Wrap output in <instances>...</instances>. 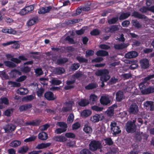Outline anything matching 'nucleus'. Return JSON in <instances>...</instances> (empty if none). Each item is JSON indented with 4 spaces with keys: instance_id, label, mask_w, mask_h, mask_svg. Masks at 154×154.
I'll list each match as a JSON object with an SVG mask.
<instances>
[{
    "instance_id": "1",
    "label": "nucleus",
    "mask_w": 154,
    "mask_h": 154,
    "mask_svg": "<svg viewBox=\"0 0 154 154\" xmlns=\"http://www.w3.org/2000/svg\"><path fill=\"white\" fill-rule=\"evenodd\" d=\"M109 73V71L106 69L98 70L95 72L97 76H101L100 80L102 81L101 87H103L104 85L103 82H107L110 79V76Z\"/></svg>"
},
{
    "instance_id": "2",
    "label": "nucleus",
    "mask_w": 154,
    "mask_h": 154,
    "mask_svg": "<svg viewBox=\"0 0 154 154\" xmlns=\"http://www.w3.org/2000/svg\"><path fill=\"white\" fill-rule=\"evenodd\" d=\"M89 149L92 151H95L98 149H101L102 146L101 143L98 141L93 140L89 144Z\"/></svg>"
},
{
    "instance_id": "3",
    "label": "nucleus",
    "mask_w": 154,
    "mask_h": 154,
    "mask_svg": "<svg viewBox=\"0 0 154 154\" xmlns=\"http://www.w3.org/2000/svg\"><path fill=\"white\" fill-rule=\"evenodd\" d=\"M126 130L128 132H133L136 130V125L133 122L128 121L126 125Z\"/></svg>"
},
{
    "instance_id": "4",
    "label": "nucleus",
    "mask_w": 154,
    "mask_h": 154,
    "mask_svg": "<svg viewBox=\"0 0 154 154\" xmlns=\"http://www.w3.org/2000/svg\"><path fill=\"white\" fill-rule=\"evenodd\" d=\"M111 130L113 132V134L115 135L120 133L121 130L119 127L117 125V124L114 122H112L110 125Z\"/></svg>"
},
{
    "instance_id": "5",
    "label": "nucleus",
    "mask_w": 154,
    "mask_h": 154,
    "mask_svg": "<svg viewBox=\"0 0 154 154\" xmlns=\"http://www.w3.org/2000/svg\"><path fill=\"white\" fill-rule=\"evenodd\" d=\"M100 101L101 104L103 105H107L111 103L109 97L108 95L101 96L100 100Z\"/></svg>"
},
{
    "instance_id": "6",
    "label": "nucleus",
    "mask_w": 154,
    "mask_h": 154,
    "mask_svg": "<svg viewBox=\"0 0 154 154\" xmlns=\"http://www.w3.org/2000/svg\"><path fill=\"white\" fill-rule=\"evenodd\" d=\"M139 111L137 105L135 103H132L129 107V112L131 114H137Z\"/></svg>"
},
{
    "instance_id": "7",
    "label": "nucleus",
    "mask_w": 154,
    "mask_h": 154,
    "mask_svg": "<svg viewBox=\"0 0 154 154\" xmlns=\"http://www.w3.org/2000/svg\"><path fill=\"white\" fill-rule=\"evenodd\" d=\"M139 63L141 67H149L150 66L149 61L147 58H143L140 60Z\"/></svg>"
},
{
    "instance_id": "8",
    "label": "nucleus",
    "mask_w": 154,
    "mask_h": 154,
    "mask_svg": "<svg viewBox=\"0 0 154 154\" xmlns=\"http://www.w3.org/2000/svg\"><path fill=\"white\" fill-rule=\"evenodd\" d=\"M153 78H154V75H149L144 79V81L140 83L139 85V88L141 91L142 90L144 89V88H145L144 84L148 80H149Z\"/></svg>"
},
{
    "instance_id": "9",
    "label": "nucleus",
    "mask_w": 154,
    "mask_h": 154,
    "mask_svg": "<svg viewBox=\"0 0 154 154\" xmlns=\"http://www.w3.org/2000/svg\"><path fill=\"white\" fill-rule=\"evenodd\" d=\"M74 104V103L71 101L66 103L64 105V106L62 108L64 112H67L71 110L72 106Z\"/></svg>"
},
{
    "instance_id": "10",
    "label": "nucleus",
    "mask_w": 154,
    "mask_h": 154,
    "mask_svg": "<svg viewBox=\"0 0 154 154\" xmlns=\"http://www.w3.org/2000/svg\"><path fill=\"white\" fill-rule=\"evenodd\" d=\"M13 44L12 47L15 49H17L20 47L19 44L15 41H11L4 43L2 44V45L4 46L8 45Z\"/></svg>"
},
{
    "instance_id": "11",
    "label": "nucleus",
    "mask_w": 154,
    "mask_h": 154,
    "mask_svg": "<svg viewBox=\"0 0 154 154\" xmlns=\"http://www.w3.org/2000/svg\"><path fill=\"white\" fill-rule=\"evenodd\" d=\"M138 55V53L135 51H132L128 52L125 54V57L127 58L131 59L136 57Z\"/></svg>"
},
{
    "instance_id": "12",
    "label": "nucleus",
    "mask_w": 154,
    "mask_h": 154,
    "mask_svg": "<svg viewBox=\"0 0 154 154\" xmlns=\"http://www.w3.org/2000/svg\"><path fill=\"white\" fill-rule=\"evenodd\" d=\"M44 97L48 100H54L56 99V97L51 91H48L44 94Z\"/></svg>"
},
{
    "instance_id": "13",
    "label": "nucleus",
    "mask_w": 154,
    "mask_h": 154,
    "mask_svg": "<svg viewBox=\"0 0 154 154\" xmlns=\"http://www.w3.org/2000/svg\"><path fill=\"white\" fill-rule=\"evenodd\" d=\"M16 126L12 124H10L6 125L4 128L6 131L12 132L15 129Z\"/></svg>"
},
{
    "instance_id": "14",
    "label": "nucleus",
    "mask_w": 154,
    "mask_h": 154,
    "mask_svg": "<svg viewBox=\"0 0 154 154\" xmlns=\"http://www.w3.org/2000/svg\"><path fill=\"white\" fill-rule=\"evenodd\" d=\"M132 16L139 19H146V17L144 15L140 14L138 11H134L132 14Z\"/></svg>"
},
{
    "instance_id": "15",
    "label": "nucleus",
    "mask_w": 154,
    "mask_h": 154,
    "mask_svg": "<svg viewBox=\"0 0 154 154\" xmlns=\"http://www.w3.org/2000/svg\"><path fill=\"white\" fill-rule=\"evenodd\" d=\"M153 102L151 101H146L144 103V106L150 109V111H153L154 110V104Z\"/></svg>"
},
{
    "instance_id": "16",
    "label": "nucleus",
    "mask_w": 154,
    "mask_h": 154,
    "mask_svg": "<svg viewBox=\"0 0 154 154\" xmlns=\"http://www.w3.org/2000/svg\"><path fill=\"white\" fill-rule=\"evenodd\" d=\"M117 107V106L115 104L113 105L112 106L109 107L106 112L108 116H112L114 114V108Z\"/></svg>"
},
{
    "instance_id": "17",
    "label": "nucleus",
    "mask_w": 154,
    "mask_h": 154,
    "mask_svg": "<svg viewBox=\"0 0 154 154\" xmlns=\"http://www.w3.org/2000/svg\"><path fill=\"white\" fill-rule=\"evenodd\" d=\"M32 107V105L31 103H27L24 105L21 106L19 108V109L20 111H23L29 109Z\"/></svg>"
},
{
    "instance_id": "18",
    "label": "nucleus",
    "mask_w": 154,
    "mask_h": 154,
    "mask_svg": "<svg viewBox=\"0 0 154 154\" xmlns=\"http://www.w3.org/2000/svg\"><path fill=\"white\" fill-rule=\"evenodd\" d=\"M96 54L98 56L105 57L109 55V53L104 50H99L97 51Z\"/></svg>"
},
{
    "instance_id": "19",
    "label": "nucleus",
    "mask_w": 154,
    "mask_h": 154,
    "mask_svg": "<svg viewBox=\"0 0 154 154\" xmlns=\"http://www.w3.org/2000/svg\"><path fill=\"white\" fill-rule=\"evenodd\" d=\"M68 59L66 58H60L57 59L56 62V63L58 65H61L67 62Z\"/></svg>"
},
{
    "instance_id": "20",
    "label": "nucleus",
    "mask_w": 154,
    "mask_h": 154,
    "mask_svg": "<svg viewBox=\"0 0 154 154\" xmlns=\"http://www.w3.org/2000/svg\"><path fill=\"white\" fill-rule=\"evenodd\" d=\"M131 15L130 13L128 12L126 13L122 12L120 15L119 19L120 20H123L128 18Z\"/></svg>"
},
{
    "instance_id": "21",
    "label": "nucleus",
    "mask_w": 154,
    "mask_h": 154,
    "mask_svg": "<svg viewBox=\"0 0 154 154\" xmlns=\"http://www.w3.org/2000/svg\"><path fill=\"white\" fill-rule=\"evenodd\" d=\"M124 98L123 93L121 91H119L116 94V100L119 102L121 101Z\"/></svg>"
},
{
    "instance_id": "22",
    "label": "nucleus",
    "mask_w": 154,
    "mask_h": 154,
    "mask_svg": "<svg viewBox=\"0 0 154 154\" xmlns=\"http://www.w3.org/2000/svg\"><path fill=\"white\" fill-rule=\"evenodd\" d=\"M127 46L125 44H116L114 45V48L116 50H122L126 48Z\"/></svg>"
},
{
    "instance_id": "23",
    "label": "nucleus",
    "mask_w": 154,
    "mask_h": 154,
    "mask_svg": "<svg viewBox=\"0 0 154 154\" xmlns=\"http://www.w3.org/2000/svg\"><path fill=\"white\" fill-rule=\"evenodd\" d=\"M77 103L80 106H85L89 103L88 101L86 99H81Z\"/></svg>"
},
{
    "instance_id": "24",
    "label": "nucleus",
    "mask_w": 154,
    "mask_h": 154,
    "mask_svg": "<svg viewBox=\"0 0 154 154\" xmlns=\"http://www.w3.org/2000/svg\"><path fill=\"white\" fill-rule=\"evenodd\" d=\"M100 118V116L99 115L96 114L94 116H91L90 120L93 122H97L99 121Z\"/></svg>"
},
{
    "instance_id": "25",
    "label": "nucleus",
    "mask_w": 154,
    "mask_h": 154,
    "mask_svg": "<svg viewBox=\"0 0 154 154\" xmlns=\"http://www.w3.org/2000/svg\"><path fill=\"white\" fill-rule=\"evenodd\" d=\"M11 77H15L19 75H21V72L16 69H14L11 71L9 73Z\"/></svg>"
},
{
    "instance_id": "26",
    "label": "nucleus",
    "mask_w": 154,
    "mask_h": 154,
    "mask_svg": "<svg viewBox=\"0 0 154 154\" xmlns=\"http://www.w3.org/2000/svg\"><path fill=\"white\" fill-rule=\"evenodd\" d=\"M21 143V141L18 140H14L11 142L9 144V146H11L16 147L20 145Z\"/></svg>"
},
{
    "instance_id": "27",
    "label": "nucleus",
    "mask_w": 154,
    "mask_h": 154,
    "mask_svg": "<svg viewBox=\"0 0 154 154\" xmlns=\"http://www.w3.org/2000/svg\"><path fill=\"white\" fill-rule=\"evenodd\" d=\"M50 143H41L38 144L36 146V148L37 149H40L47 148L50 146Z\"/></svg>"
},
{
    "instance_id": "28",
    "label": "nucleus",
    "mask_w": 154,
    "mask_h": 154,
    "mask_svg": "<svg viewBox=\"0 0 154 154\" xmlns=\"http://www.w3.org/2000/svg\"><path fill=\"white\" fill-rule=\"evenodd\" d=\"M38 20L37 18L33 17L29 20L26 23V24L28 26H31L35 24Z\"/></svg>"
},
{
    "instance_id": "29",
    "label": "nucleus",
    "mask_w": 154,
    "mask_h": 154,
    "mask_svg": "<svg viewBox=\"0 0 154 154\" xmlns=\"http://www.w3.org/2000/svg\"><path fill=\"white\" fill-rule=\"evenodd\" d=\"M17 92V93L19 94L20 95H25L27 94L28 93V90L24 88H20L18 89Z\"/></svg>"
},
{
    "instance_id": "30",
    "label": "nucleus",
    "mask_w": 154,
    "mask_h": 154,
    "mask_svg": "<svg viewBox=\"0 0 154 154\" xmlns=\"http://www.w3.org/2000/svg\"><path fill=\"white\" fill-rule=\"evenodd\" d=\"M2 32L5 33H7L8 34H14L16 33V32L15 30L13 29L12 28L10 29H2Z\"/></svg>"
},
{
    "instance_id": "31",
    "label": "nucleus",
    "mask_w": 154,
    "mask_h": 154,
    "mask_svg": "<svg viewBox=\"0 0 154 154\" xmlns=\"http://www.w3.org/2000/svg\"><path fill=\"white\" fill-rule=\"evenodd\" d=\"M38 138L41 140H46L48 138V135L46 133L42 132L38 134Z\"/></svg>"
},
{
    "instance_id": "32",
    "label": "nucleus",
    "mask_w": 154,
    "mask_h": 154,
    "mask_svg": "<svg viewBox=\"0 0 154 154\" xmlns=\"http://www.w3.org/2000/svg\"><path fill=\"white\" fill-rule=\"evenodd\" d=\"M91 111L86 109L84 110L81 113V116L82 117H87L89 116L91 114Z\"/></svg>"
},
{
    "instance_id": "33",
    "label": "nucleus",
    "mask_w": 154,
    "mask_h": 154,
    "mask_svg": "<svg viewBox=\"0 0 154 154\" xmlns=\"http://www.w3.org/2000/svg\"><path fill=\"white\" fill-rule=\"evenodd\" d=\"M4 63L6 66L8 67H15L17 66L14 63L9 61H4Z\"/></svg>"
},
{
    "instance_id": "34",
    "label": "nucleus",
    "mask_w": 154,
    "mask_h": 154,
    "mask_svg": "<svg viewBox=\"0 0 154 154\" xmlns=\"http://www.w3.org/2000/svg\"><path fill=\"white\" fill-rule=\"evenodd\" d=\"M35 97V96L32 95H30L27 96L23 97L22 98V101H23L29 102L33 100Z\"/></svg>"
},
{
    "instance_id": "35",
    "label": "nucleus",
    "mask_w": 154,
    "mask_h": 154,
    "mask_svg": "<svg viewBox=\"0 0 154 154\" xmlns=\"http://www.w3.org/2000/svg\"><path fill=\"white\" fill-rule=\"evenodd\" d=\"M55 140L61 142L66 141L67 139L64 136H57L55 137Z\"/></svg>"
},
{
    "instance_id": "36",
    "label": "nucleus",
    "mask_w": 154,
    "mask_h": 154,
    "mask_svg": "<svg viewBox=\"0 0 154 154\" xmlns=\"http://www.w3.org/2000/svg\"><path fill=\"white\" fill-rule=\"evenodd\" d=\"M76 59L80 63H87L88 62L87 59L79 55L76 57Z\"/></svg>"
},
{
    "instance_id": "37",
    "label": "nucleus",
    "mask_w": 154,
    "mask_h": 154,
    "mask_svg": "<svg viewBox=\"0 0 154 154\" xmlns=\"http://www.w3.org/2000/svg\"><path fill=\"white\" fill-rule=\"evenodd\" d=\"M98 99L97 96L94 94H92L90 95L89 97V100L91 102L93 103H94L97 101Z\"/></svg>"
},
{
    "instance_id": "38",
    "label": "nucleus",
    "mask_w": 154,
    "mask_h": 154,
    "mask_svg": "<svg viewBox=\"0 0 154 154\" xmlns=\"http://www.w3.org/2000/svg\"><path fill=\"white\" fill-rule=\"evenodd\" d=\"M29 148L26 146H24L19 148L18 152L19 153H24L26 152L28 150Z\"/></svg>"
},
{
    "instance_id": "39",
    "label": "nucleus",
    "mask_w": 154,
    "mask_h": 154,
    "mask_svg": "<svg viewBox=\"0 0 154 154\" xmlns=\"http://www.w3.org/2000/svg\"><path fill=\"white\" fill-rule=\"evenodd\" d=\"M118 17H113L112 18L109 19L108 21V23L109 24H112L115 23L118 20Z\"/></svg>"
},
{
    "instance_id": "40",
    "label": "nucleus",
    "mask_w": 154,
    "mask_h": 154,
    "mask_svg": "<svg viewBox=\"0 0 154 154\" xmlns=\"http://www.w3.org/2000/svg\"><path fill=\"white\" fill-rule=\"evenodd\" d=\"M84 131L86 133H90L92 132V129L91 127L87 125H85L83 128Z\"/></svg>"
},
{
    "instance_id": "41",
    "label": "nucleus",
    "mask_w": 154,
    "mask_h": 154,
    "mask_svg": "<svg viewBox=\"0 0 154 154\" xmlns=\"http://www.w3.org/2000/svg\"><path fill=\"white\" fill-rule=\"evenodd\" d=\"M65 71L64 68H56L54 70V72L57 74H60L63 73Z\"/></svg>"
},
{
    "instance_id": "42",
    "label": "nucleus",
    "mask_w": 154,
    "mask_h": 154,
    "mask_svg": "<svg viewBox=\"0 0 154 154\" xmlns=\"http://www.w3.org/2000/svg\"><path fill=\"white\" fill-rule=\"evenodd\" d=\"M110 32L112 33L119 30V28L117 25H113L110 26Z\"/></svg>"
},
{
    "instance_id": "43",
    "label": "nucleus",
    "mask_w": 154,
    "mask_h": 154,
    "mask_svg": "<svg viewBox=\"0 0 154 154\" xmlns=\"http://www.w3.org/2000/svg\"><path fill=\"white\" fill-rule=\"evenodd\" d=\"M91 108L92 110L97 112L101 111L103 109V107H100L96 105L92 106Z\"/></svg>"
},
{
    "instance_id": "44",
    "label": "nucleus",
    "mask_w": 154,
    "mask_h": 154,
    "mask_svg": "<svg viewBox=\"0 0 154 154\" xmlns=\"http://www.w3.org/2000/svg\"><path fill=\"white\" fill-rule=\"evenodd\" d=\"M100 34L99 30L97 29H93L90 32V34L93 36H97L99 35Z\"/></svg>"
},
{
    "instance_id": "45",
    "label": "nucleus",
    "mask_w": 154,
    "mask_h": 154,
    "mask_svg": "<svg viewBox=\"0 0 154 154\" xmlns=\"http://www.w3.org/2000/svg\"><path fill=\"white\" fill-rule=\"evenodd\" d=\"M139 11L142 13H145L147 12L148 11H149V8L143 6L139 9Z\"/></svg>"
},
{
    "instance_id": "46",
    "label": "nucleus",
    "mask_w": 154,
    "mask_h": 154,
    "mask_svg": "<svg viewBox=\"0 0 154 154\" xmlns=\"http://www.w3.org/2000/svg\"><path fill=\"white\" fill-rule=\"evenodd\" d=\"M133 121L134 124L135 125L137 124L139 126L141 125L143 123L142 119L140 118H136L135 120H133Z\"/></svg>"
},
{
    "instance_id": "47",
    "label": "nucleus",
    "mask_w": 154,
    "mask_h": 154,
    "mask_svg": "<svg viewBox=\"0 0 154 154\" xmlns=\"http://www.w3.org/2000/svg\"><path fill=\"white\" fill-rule=\"evenodd\" d=\"M8 84L11 85V86L14 87H20V83L11 81L8 82Z\"/></svg>"
},
{
    "instance_id": "48",
    "label": "nucleus",
    "mask_w": 154,
    "mask_h": 154,
    "mask_svg": "<svg viewBox=\"0 0 154 154\" xmlns=\"http://www.w3.org/2000/svg\"><path fill=\"white\" fill-rule=\"evenodd\" d=\"M97 85L95 84H90L85 87V88L87 89H92L96 88Z\"/></svg>"
},
{
    "instance_id": "49",
    "label": "nucleus",
    "mask_w": 154,
    "mask_h": 154,
    "mask_svg": "<svg viewBox=\"0 0 154 154\" xmlns=\"http://www.w3.org/2000/svg\"><path fill=\"white\" fill-rule=\"evenodd\" d=\"M99 47L103 49L107 50L110 48V47L105 44H102L99 45Z\"/></svg>"
},
{
    "instance_id": "50",
    "label": "nucleus",
    "mask_w": 154,
    "mask_h": 154,
    "mask_svg": "<svg viewBox=\"0 0 154 154\" xmlns=\"http://www.w3.org/2000/svg\"><path fill=\"white\" fill-rule=\"evenodd\" d=\"M74 119V116L73 114H70L68 116L67 119V122L69 123H72Z\"/></svg>"
},
{
    "instance_id": "51",
    "label": "nucleus",
    "mask_w": 154,
    "mask_h": 154,
    "mask_svg": "<svg viewBox=\"0 0 154 154\" xmlns=\"http://www.w3.org/2000/svg\"><path fill=\"white\" fill-rule=\"evenodd\" d=\"M52 83L54 85H58L61 83V82L55 78H53L51 80Z\"/></svg>"
},
{
    "instance_id": "52",
    "label": "nucleus",
    "mask_w": 154,
    "mask_h": 154,
    "mask_svg": "<svg viewBox=\"0 0 154 154\" xmlns=\"http://www.w3.org/2000/svg\"><path fill=\"white\" fill-rule=\"evenodd\" d=\"M36 138L35 136H33L28 138H26L24 140V142H28L34 140Z\"/></svg>"
},
{
    "instance_id": "53",
    "label": "nucleus",
    "mask_w": 154,
    "mask_h": 154,
    "mask_svg": "<svg viewBox=\"0 0 154 154\" xmlns=\"http://www.w3.org/2000/svg\"><path fill=\"white\" fill-rule=\"evenodd\" d=\"M57 125L62 128L66 129L67 128L66 124L64 122H58L57 123Z\"/></svg>"
},
{
    "instance_id": "54",
    "label": "nucleus",
    "mask_w": 154,
    "mask_h": 154,
    "mask_svg": "<svg viewBox=\"0 0 154 154\" xmlns=\"http://www.w3.org/2000/svg\"><path fill=\"white\" fill-rule=\"evenodd\" d=\"M104 140L106 144L109 145H110L112 144L113 142L112 141L111 138L108 137L104 139Z\"/></svg>"
},
{
    "instance_id": "55",
    "label": "nucleus",
    "mask_w": 154,
    "mask_h": 154,
    "mask_svg": "<svg viewBox=\"0 0 154 154\" xmlns=\"http://www.w3.org/2000/svg\"><path fill=\"white\" fill-rule=\"evenodd\" d=\"M80 124L79 122L74 123L72 125V129L73 130H76L78 129L80 127Z\"/></svg>"
},
{
    "instance_id": "56",
    "label": "nucleus",
    "mask_w": 154,
    "mask_h": 154,
    "mask_svg": "<svg viewBox=\"0 0 154 154\" xmlns=\"http://www.w3.org/2000/svg\"><path fill=\"white\" fill-rule=\"evenodd\" d=\"M85 30V29L82 28L79 30H76V33L78 35H81L84 33Z\"/></svg>"
},
{
    "instance_id": "57",
    "label": "nucleus",
    "mask_w": 154,
    "mask_h": 154,
    "mask_svg": "<svg viewBox=\"0 0 154 154\" xmlns=\"http://www.w3.org/2000/svg\"><path fill=\"white\" fill-rule=\"evenodd\" d=\"M66 130V129L65 128H58L56 129L55 132L57 134H60L65 132Z\"/></svg>"
},
{
    "instance_id": "58",
    "label": "nucleus",
    "mask_w": 154,
    "mask_h": 154,
    "mask_svg": "<svg viewBox=\"0 0 154 154\" xmlns=\"http://www.w3.org/2000/svg\"><path fill=\"white\" fill-rule=\"evenodd\" d=\"M27 13L32 11L34 9V7L33 5H30L26 7L25 8Z\"/></svg>"
},
{
    "instance_id": "59",
    "label": "nucleus",
    "mask_w": 154,
    "mask_h": 154,
    "mask_svg": "<svg viewBox=\"0 0 154 154\" xmlns=\"http://www.w3.org/2000/svg\"><path fill=\"white\" fill-rule=\"evenodd\" d=\"M65 136L68 138H74L75 137V135L72 133H66Z\"/></svg>"
},
{
    "instance_id": "60",
    "label": "nucleus",
    "mask_w": 154,
    "mask_h": 154,
    "mask_svg": "<svg viewBox=\"0 0 154 154\" xmlns=\"http://www.w3.org/2000/svg\"><path fill=\"white\" fill-rule=\"evenodd\" d=\"M35 72L38 75H42L43 74V72L41 68H37L35 69Z\"/></svg>"
},
{
    "instance_id": "61",
    "label": "nucleus",
    "mask_w": 154,
    "mask_h": 154,
    "mask_svg": "<svg viewBox=\"0 0 154 154\" xmlns=\"http://www.w3.org/2000/svg\"><path fill=\"white\" fill-rule=\"evenodd\" d=\"M44 92V90L42 88L39 89L37 91L36 93L37 95L39 97H41Z\"/></svg>"
},
{
    "instance_id": "62",
    "label": "nucleus",
    "mask_w": 154,
    "mask_h": 154,
    "mask_svg": "<svg viewBox=\"0 0 154 154\" xmlns=\"http://www.w3.org/2000/svg\"><path fill=\"white\" fill-rule=\"evenodd\" d=\"M13 110L12 109H8L5 111L4 114L7 116H10Z\"/></svg>"
},
{
    "instance_id": "63",
    "label": "nucleus",
    "mask_w": 154,
    "mask_h": 154,
    "mask_svg": "<svg viewBox=\"0 0 154 154\" xmlns=\"http://www.w3.org/2000/svg\"><path fill=\"white\" fill-rule=\"evenodd\" d=\"M49 127V125L48 124H46L40 126L39 128L41 131H45Z\"/></svg>"
},
{
    "instance_id": "64",
    "label": "nucleus",
    "mask_w": 154,
    "mask_h": 154,
    "mask_svg": "<svg viewBox=\"0 0 154 154\" xmlns=\"http://www.w3.org/2000/svg\"><path fill=\"white\" fill-rule=\"evenodd\" d=\"M81 154H91V152L88 149H84L80 152Z\"/></svg>"
}]
</instances>
